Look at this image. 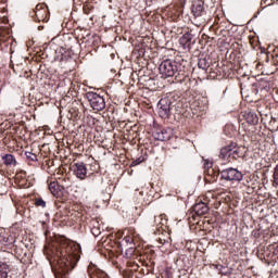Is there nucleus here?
Segmentation results:
<instances>
[{"mask_svg":"<svg viewBox=\"0 0 278 278\" xmlns=\"http://www.w3.org/2000/svg\"><path fill=\"white\" fill-rule=\"evenodd\" d=\"M74 175L78 179H86V175H88V169L84 162H78L73 165Z\"/></svg>","mask_w":278,"mask_h":278,"instance_id":"6","label":"nucleus"},{"mask_svg":"<svg viewBox=\"0 0 278 278\" xmlns=\"http://www.w3.org/2000/svg\"><path fill=\"white\" fill-rule=\"evenodd\" d=\"M159 70L160 74L165 79H168V77H175V74L177 73V63L170 60H165L161 62Z\"/></svg>","mask_w":278,"mask_h":278,"instance_id":"2","label":"nucleus"},{"mask_svg":"<svg viewBox=\"0 0 278 278\" xmlns=\"http://www.w3.org/2000/svg\"><path fill=\"white\" fill-rule=\"evenodd\" d=\"M134 251H135L134 248H128V249H127V252H126V255H127L128 257H131V255H134Z\"/></svg>","mask_w":278,"mask_h":278,"instance_id":"21","label":"nucleus"},{"mask_svg":"<svg viewBox=\"0 0 278 278\" xmlns=\"http://www.w3.org/2000/svg\"><path fill=\"white\" fill-rule=\"evenodd\" d=\"M88 273L90 278H109L108 275H105V273L98 269L97 267H89Z\"/></svg>","mask_w":278,"mask_h":278,"instance_id":"12","label":"nucleus"},{"mask_svg":"<svg viewBox=\"0 0 278 278\" xmlns=\"http://www.w3.org/2000/svg\"><path fill=\"white\" fill-rule=\"evenodd\" d=\"M212 166H213V163L212 162H205L204 163V168H207V169H210V168H212Z\"/></svg>","mask_w":278,"mask_h":278,"instance_id":"25","label":"nucleus"},{"mask_svg":"<svg viewBox=\"0 0 278 278\" xmlns=\"http://www.w3.org/2000/svg\"><path fill=\"white\" fill-rule=\"evenodd\" d=\"M264 85H265V88H267V90H269L268 83H264Z\"/></svg>","mask_w":278,"mask_h":278,"instance_id":"28","label":"nucleus"},{"mask_svg":"<svg viewBox=\"0 0 278 278\" xmlns=\"http://www.w3.org/2000/svg\"><path fill=\"white\" fill-rule=\"evenodd\" d=\"M220 175L222 179L226 181H242L244 177L240 170L233 167L222 170Z\"/></svg>","mask_w":278,"mask_h":278,"instance_id":"4","label":"nucleus"},{"mask_svg":"<svg viewBox=\"0 0 278 278\" xmlns=\"http://www.w3.org/2000/svg\"><path fill=\"white\" fill-rule=\"evenodd\" d=\"M45 8V4H38L37 7H36V11L37 12H40V10H42Z\"/></svg>","mask_w":278,"mask_h":278,"instance_id":"27","label":"nucleus"},{"mask_svg":"<svg viewBox=\"0 0 278 278\" xmlns=\"http://www.w3.org/2000/svg\"><path fill=\"white\" fill-rule=\"evenodd\" d=\"M274 180L278 184V166L275 168L274 172Z\"/></svg>","mask_w":278,"mask_h":278,"instance_id":"24","label":"nucleus"},{"mask_svg":"<svg viewBox=\"0 0 278 278\" xmlns=\"http://www.w3.org/2000/svg\"><path fill=\"white\" fill-rule=\"evenodd\" d=\"M247 121L248 123H250L251 125H257L258 123V118L257 115L253 114V113H248L247 115Z\"/></svg>","mask_w":278,"mask_h":278,"instance_id":"16","label":"nucleus"},{"mask_svg":"<svg viewBox=\"0 0 278 278\" xmlns=\"http://www.w3.org/2000/svg\"><path fill=\"white\" fill-rule=\"evenodd\" d=\"M10 273V266L5 263H0V278H8V274Z\"/></svg>","mask_w":278,"mask_h":278,"instance_id":"14","label":"nucleus"},{"mask_svg":"<svg viewBox=\"0 0 278 278\" xmlns=\"http://www.w3.org/2000/svg\"><path fill=\"white\" fill-rule=\"evenodd\" d=\"M198 66H200V68H203L205 71V68H207V64L205 63V59H200Z\"/></svg>","mask_w":278,"mask_h":278,"instance_id":"20","label":"nucleus"},{"mask_svg":"<svg viewBox=\"0 0 278 278\" xmlns=\"http://www.w3.org/2000/svg\"><path fill=\"white\" fill-rule=\"evenodd\" d=\"M233 149H236V142H230L228 146L220 149L219 157L222 160H227L231 157Z\"/></svg>","mask_w":278,"mask_h":278,"instance_id":"9","label":"nucleus"},{"mask_svg":"<svg viewBox=\"0 0 278 278\" xmlns=\"http://www.w3.org/2000/svg\"><path fill=\"white\" fill-rule=\"evenodd\" d=\"M188 42V36H182L181 38H180V43L181 45H186Z\"/></svg>","mask_w":278,"mask_h":278,"instance_id":"23","label":"nucleus"},{"mask_svg":"<svg viewBox=\"0 0 278 278\" xmlns=\"http://www.w3.org/2000/svg\"><path fill=\"white\" fill-rule=\"evenodd\" d=\"M43 12H45V14H47V9H45V11H43Z\"/></svg>","mask_w":278,"mask_h":278,"instance_id":"31","label":"nucleus"},{"mask_svg":"<svg viewBox=\"0 0 278 278\" xmlns=\"http://www.w3.org/2000/svg\"><path fill=\"white\" fill-rule=\"evenodd\" d=\"M25 155H26V160H27L28 164L31 165L33 162H36V153H34V150L26 151Z\"/></svg>","mask_w":278,"mask_h":278,"instance_id":"17","label":"nucleus"},{"mask_svg":"<svg viewBox=\"0 0 278 278\" xmlns=\"http://www.w3.org/2000/svg\"><path fill=\"white\" fill-rule=\"evenodd\" d=\"M3 162L7 166H16V159H14V155L12 154L3 156Z\"/></svg>","mask_w":278,"mask_h":278,"instance_id":"13","label":"nucleus"},{"mask_svg":"<svg viewBox=\"0 0 278 278\" xmlns=\"http://www.w3.org/2000/svg\"><path fill=\"white\" fill-rule=\"evenodd\" d=\"M36 205H37V207H47V202L45 200H42L41 198H37Z\"/></svg>","mask_w":278,"mask_h":278,"instance_id":"19","label":"nucleus"},{"mask_svg":"<svg viewBox=\"0 0 278 278\" xmlns=\"http://www.w3.org/2000/svg\"><path fill=\"white\" fill-rule=\"evenodd\" d=\"M172 136L173 131H170V129L159 128L153 132L154 139L160 140L161 142H166Z\"/></svg>","mask_w":278,"mask_h":278,"instance_id":"7","label":"nucleus"},{"mask_svg":"<svg viewBox=\"0 0 278 278\" xmlns=\"http://www.w3.org/2000/svg\"><path fill=\"white\" fill-rule=\"evenodd\" d=\"M154 220H160V217H154Z\"/></svg>","mask_w":278,"mask_h":278,"instance_id":"29","label":"nucleus"},{"mask_svg":"<svg viewBox=\"0 0 278 278\" xmlns=\"http://www.w3.org/2000/svg\"><path fill=\"white\" fill-rule=\"evenodd\" d=\"M87 99L90 103V106L92 110H96V112H101L102 110H105V99L103 97L99 96L97 92H88Z\"/></svg>","mask_w":278,"mask_h":278,"instance_id":"3","label":"nucleus"},{"mask_svg":"<svg viewBox=\"0 0 278 278\" xmlns=\"http://www.w3.org/2000/svg\"><path fill=\"white\" fill-rule=\"evenodd\" d=\"M50 256L54 258V262H58L59 268H61L64 278H66V273L79 261V245H67L65 249H56L55 253L52 252Z\"/></svg>","mask_w":278,"mask_h":278,"instance_id":"1","label":"nucleus"},{"mask_svg":"<svg viewBox=\"0 0 278 278\" xmlns=\"http://www.w3.org/2000/svg\"><path fill=\"white\" fill-rule=\"evenodd\" d=\"M193 212H195L197 216H205L210 212V206L205 202H199L193 205Z\"/></svg>","mask_w":278,"mask_h":278,"instance_id":"10","label":"nucleus"},{"mask_svg":"<svg viewBox=\"0 0 278 278\" xmlns=\"http://www.w3.org/2000/svg\"><path fill=\"white\" fill-rule=\"evenodd\" d=\"M49 190H50L51 194H53V197H59L60 192H62V190H64V187L60 186V184H58V181H52L49 184Z\"/></svg>","mask_w":278,"mask_h":278,"instance_id":"11","label":"nucleus"},{"mask_svg":"<svg viewBox=\"0 0 278 278\" xmlns=\"http://www.w3.org/2000/svg\"><path fill=\"white\" fill-rule=\"evenodd\" d=\"M142 161L140 160V159H138V160H136V161H134L132 163H131V166H138V164H140Z\"/></svg>","mask_w":278,"mask_h":278,"instance_id":"26","label":"nucleus"},{"mask_svg":"<svg viewBox=\"0 0 278 278\" xmlns=\"http://www.w3.org/2000/svg\"><path fill=\"white\" fill-rule=\"evenodd\" d=\"M159 114L163 118H168V116H170V100L168 98H163L160 100Z\"/></svg>","mask_w":278,"mask_h":278,"instance_id":"5","label":"nucleus"},{"mask_svg":"<svg viewBox=\"0 0 278 278\" xmlns=\"http://www.w3.org/2000/svg\"><path fill=\"white\" fill-rule=\"evenodd\" d=\"M36 17H37V20H40V17H39V15H38V14L36 15Z\"/></svg>","mask_w":278,"mask_h":278,"instance_id":"30","label":"nucleus"},{"mask_svg":"<svg viewBox=\"0 0 278 278\" xmlns=\"http://www.w3.org/2000/svg\"><path fill=\"white\" fill-rule=\"evenodd\" d=\"M233 157H243L244 156V147H238L236 143V148L232 150Z\"/></svg>","mask_w":278,"mask_h":278,"instance_id":"15","label":"nucleus"},{"mask_svg":"<svg viewBox=\"0 0 278 278\" xmlns=\"http://www.w3.org/2000/svg\"><path fill=\"white\" fill-rule=\"evenodd\" d=\"M125 242H127V244H131V242H134V238H131L130 236H127L124 238Z\"/></svg>","mask_w":278,"mask_h":278,"instance_id":"22","label":"nucleus"},{"mask_svg":"<svg viewBox=\"0 0 278 278\" xmlns=\"http://www.w3.org/2000/svg\"><path fill=\"white\" fill-rule=\"evenodd\" d=\"M205 3L202 0H195L193 1L191 12L195 18H199V16H203V12L205 10Z\"/></svg>","mask_w":278,"mask_h":278,"instance_id":"8","label":"nucleus"},{"mask_svg":"<svg viewBox=\"0 0 278 278\" xmlns=\"http://www.w3.org/2000/svg\"><path fill=\"white\" fill-rule=\"evenodd\" d=\"M96 223H98L97 219H93L91 222V233L97 238V236H101V229L99 228V226H94Z\"/></svg>","mask_w":278,"mask_h":278,"instance_id":"18","label":"nucleus"},{"mask_svg":"<svg viewBox=\"0 0 278 278\" xmlns=\"http://www.w3.org/2000/svg\"><path fill=\"white\" fill-rule=\"evenodd\" d=\"M56 278H60V274L56 275Z\"/></svg>","mask_w":278,"mask_h":278,"instance_id":"32","label":"nucleus"}]
</instances>
